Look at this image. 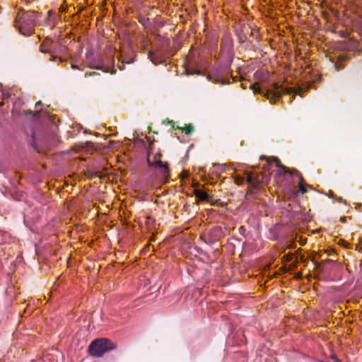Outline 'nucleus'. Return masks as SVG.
Returning <instances> with one entry per match:
<instances>
[{
    "label": "nucleus",
    "mask_w": 362,
    "mask_h": 362,
    "mask_svg": "<svg viewBox=\"0 0 362 362\" xmlns=\"http://www.w3.org/2000/svg\"><path fill=\"white\" fill-rule=\"evenodd\" d=\"M235 182H236V183H237L238 185H240V184H242V183H243V180L242 178H238V177H237V178L235 179Z\"/></svg>",
    "instance_id": "16"
},
{
    "label": "nucleus",
    "mask_w": 362,
    "mask_h": 362,
    "mask_svg": "<svg viewBox=\"0 0 362 362\" xmlns=\"http://www.w3.org/2000/svg\"><path fill=\"white\" fill-rule=\"evenodd\" d=\"M71 68H72V69H78L77 66H76V65H75V64H72V65H71Z\"/></svg>",
    "instance_id": "21"
},
{
    "label": "nucleus",
    "mask_w": 362,
    "mask_h": 362,
    "mask_svg": "<svg viewBox=\"0 0 362 362\" xmlns=\"http://www.w3.org/2000/svg\"><path fill=\"white\" fill-rule=\"evenodd\" d=\"M295 274V278H297V279H300L303 276V273H300V272H298V273H294Z\"/></svg>",
    "instance_id": "15"
},
{
    "label": "nucleus",
    "mask_w": 362,
    "mask_h": 362,
    "mask_svg": "<svg viewBox=\"0 0 362 362\" xmlns=\"http://www.w3.org/2000/svg\"><path fill=\"white\" fill-rule=\"evenodd\" d=\"M124 62H125V63H127V64H129V63H132V61H130V60H129V61H125Z\"/></svg>",
    "instance_id": "23"
},
{
    "label": "nucleus",
    "mask_w": 362,
    "mask_h": 362,
    "mask_svg": "<svg viewBox=\"0 0 362 362\" xmlns=\"http://www.w3.org/2000/svg\"><path fill=\"white\" fill-rule=\"evenodd\" d=\"M311 276H312L311 274H310V273H308V278L311 277Z\"/></svg>",
    "instance_id": "24"
},
{
    "label": "nucleus",
    "mask_w": 362,
    "mask_h": 362,
    "mask_svg": "<svg viewBox=\"0 0 362 362\" xmlns=\"http://www.w3.org/2000/svg\"><path fill=\"white\" fill-rule=\"evenodd\" d=\"M281 274V273H277V272L273 273V274L269 276V279H272L273 276H276L277 275H280Z\"/></svg>",
    "instance_id": "18"
},
{
    "label": "nucleus",
    "mask_w": 362,
    "mask_h": 362,
    "mask_svg": "<svg viewBox=\"0 0 362 362\" xmlns=\"http://www.w3.org/2000/svg\"><path fill=\"white\" fill-rule=\"evenodd\" d=\"M358 247H359V249H358V250H359V251H361V247H360V245H359V246H356V248H358Z\"/></svg>",
    "instance_id": "25"
},
{
    "label": "nucleus",
    "mask_w": 362,
    "mask_h": 362,
    "mask_svg": "<svg viewBox=\"0 0 362 362\" xmlns=\"http://www.w3.org/2000/svg\"><path fill=\"white\" fill-rule=\"evenodd\" d=\"M293 94V95L298 93V90H294L291 88H284L283 86L279 83H274L272 85L271 89L268 90L264 95L270 100L271 103L276 102L281 95L282 93Z\"/></svg>",
    "instance_id": "3"
},
{
    "label": "nucleus",
    "mask_w": 362,
    "mask_h": 362,
    "mask_svg": "<svg viewBox=\"0 0 362 362\" xmlns=\"http://www.w3.org/2000/svg\"><path fill=\"white\" fill-rule=\"evenodd\" d=\"M139 21L144 25V26H146L149 20L148 19H146V18H143V19H140Z\"/></svg>",
    "instance_id": "14"
},
{
    "label": "nucleus",
    "mask_w": 362,
    "mask_h": 362,
    "mask_svg": "<svg viewBox=\"0 0 362 362\" xmlns=\"http://www.w3.org/2000/svg\"><path fill=\"white\" fill-rule=\"evenodd\" d=\"M361 269H362V260H361Z\"/></svg>",
    "instance_id": "28"
},
{
    "label": "nucleus",
    "mask_w": 362,
    "mask_h": 362,
    "mask_svg": "<svg viewBox=\"0 0 362 362\" xmlns=\"http://www.w3.org/2000/svg\"><path fill=\"white\" fill-rule=\"evenodd\" d=\"M336 69H339V67H338V65H337V64H336Z\"/></svg>",
    "instance_id": "29"
},
{
    "label": "nucleus",
    "mask_w": 362,
    "mask_h": 362,
    "mask_svg": "<svg viewBox=\"0 0 362 362\" xmlns=\"http://www.w3.org/2000/svg\"><path fill=\"white\" fill-rule=\"evenodd\" d=\"M147 162L150 167L160 169L164 175L168 172V163L161 160V154L159 151L151 149L148 153Z\"/></svg>",
    "instance_id": "5"
},
{
    "label": "nucleus",
    "mask_w": 362,
    "mask_h": 362,
    "mask_svg": "<svg viewBox=\"0 0 362 362\" xmlns=\"http://www.w3.org/2000/svg\"><path fill=\"white\" fill-rule=\"evenodd\" d=\"M207 78L209 81H212L215 83H223V81L219 75L218 71H211L207 76Z\"/></svg>",
    "instance_id": "6"
},
{
    "label": "nucleus",
    "mask_w": 362,
    "mask_h": 362,
    "mask_svg": "<svg viewBox=\"0 0 362 362\" xmlns=\"http://www.w3.org/2000/svg\"><path fill=\"white\" fill-rule=\"evenodd\" d=\"M0 93L4 95V93H3V90H2V88H1V86H0Z\"/></svg>",
    "instance_id": "22"
},
{
    "label": "nucleus",
    "mask_w": 362,
    "mask_h": 362,
    "mask_svg": "<svg viewBox=\"0 0 362 362\" xmlns=\"http://www.w3.org/2000/svg\"><path fill=\"white\" fill-rule=\"evenodd\" d=\"M41 104H42V103L40 101H38L36 103L35 106L37 107L38 105H40Z\"/></svg>",
    "instance_id": "20"
},
{
    "label": "nucleus",
    "mask_w": 362,
    "mask_h": 362,
    "mask_svg": "<svg viewBox=\"0 0 362 362\" xmlns=\"http://www.w3.org/2000/svg\"><path fill=\"white\" fill-rule=\"evenodd\" d=\"M340 221H341V222H343V223H345V222H346V217H344H344H341V218H340Z\"/></svg>",
    "instance_id": "19"
},
{
    "label": "nucleus",
    "mask_w": 362,
    "mask_h": 362,
    "mask_svg": "<svg viewBox=\"0 0 362 362\" xmlns=\"http://www.w3.org/2000/svg\"><path fill=\"white\" fill-rule=\"evenodd\" d=\"M40 51L43 53H46V52H48V49H47L45 48V42H44L41 45H40Z\"/></svg>",
    "instance_id": "12"
},
{
    "label": "nucleus",
    "mask_w": 362,
    "mask_h": 362,
    "mask_svg": "<svg viewBox=\"0 0 362 362\" xmlns=\"http://www.w3.org/2000/svg\"><path fill=\"white\" fill-rule=\"evenodd\" d=\"M252 89H254V91H255V93H261L260 88H259V87L257 86V84H254V85H252Z\"/></svg>",
    "instance_id": "13"
},
{
    "label": "nucleus",
    "mask_w": 362,
    "mask_h": 362,
    "mask_svg": "<svg viewBox=\"0 0 362 362\" xmlns=\"http://www.w3.org/2000/svg\"><path fill=\"white\" fill-rule=\"evenodd\" d=\"M261 159H267L268 163L271 162H275L276 165L279 168L280 170H282L284 171L285 173H291L292 176H296L299 178V189L302 194H304L307 192L306 187H310L308 185H305L303 183V179L300 175V173L295 169H293L291 170L287 169L284 165H281L280 163V160L277 158H266L265 156H261Z\"/></svg>",
    "instance_id": "4"
},
{
    "label": "nucleus",
    "mask_w": 362,
    "mask_h": 362,
    "mask_svg": "<svg viewBox=\"0 0 362 362\" xmlns=\"http://www.w3.org/2000/svg\"><path fill=\"white\" fill-rule=\"evenodd\" d=\"M319 273L313 272L314 276L315 277V274H318Z\"/></svg>",
    "instance_id": "26"
},
{
    "label": "nucleus",
    "mask_w": 362,
    "mask_h": 362,
    "mask_svg": "<svg viewBox=\"0 0 362 362\" xmlns=\"http://www.w3.org/2000/svg\"><path fill=\"white\" fill-rule=\"evenodd\" d=\"M114 349L115 346L113 344L105 338L95 339L89 346L90 354L97 357H100L105 352Z\"/></svg>",
    "instance_id": "2"
},
{
    "label": "nucleus",
    "mask_w": 362,
    "mask_h": 362,
    "mask_svg": "<svg viewBox=\"0 0 362 362\" xmlns=\"http://www.w3.org/2000/svg\"><path fill=\"white\" fill-rule=\"evenodd\" d=\"M35 19L34 11H24L20 8L15 18V26L22 35L30 36L34 32Z\"/></svg>",
    "instance_id": "1"
},
{
    "label": "nucleus",
    "mask_w": 362,
    "mask_h": 362,
    "mask_svg": "<svg viewBox=\"0 0 362 362\" xmlns=\"http://www.w3.org/2000/svg\"><path fill=\"white\" fill-rule=\"evenodd\" d=\"M148 59L155 65H157V64H160L161 62V60L157 59L153 52H149V53H148Z\"/></svg>",
    "instance_id": "9"
},
{
    "label": "nucleus",
    "mask_w": 362,
    "mask_h": 362,
    "mask_svg": "<svg viewBox=\"0 0 362 362\" xmlns=\"http://www.w3.org/2000/svg\"><path fill=\"white\" fill-rule=\"evenodd\" d=\"M175 129H181L183 132H185L186 134H190L194 131V127L192 124H186L184 127H175Z\"/></svg>",
    "instance_id": "8"
},
{
    "label": "nucleus",
    "mask_w": 362,
    "mask_h": 362,
    "mask_svg": "<svg viewBox=\"0 0 362 362\" xmlns=\"http://www.w3.org/2000/svg\"><path fill=\"white\" fill-rule=\"evenodd\" d=\"M194 195L200 200V201H206L209 198V194L200 189H194Z\"/></svg>",
    "instance_id": "7"
},
{
    "label": "nucleus",
    "mask_w": 362,
    "mask_h": 362,
    "mask_svg": "<svg viewBox=\"0 0 362 362\" xmlns=\"http://www.w3.org/2000/svg\"><path fill=\"white\" fill-rule=\"evenodd\" d=\"M339 201L341 202V201H342V198H341V197H340V198L339 199Z\"/></svg>",
    "instance_id": "27"
},
{
    "label": "nucleus",
    "mask_w": 362,
    "mask_h": 362,
    "mask_svg": "<svg viewBox=\"0 0 362 362\" xmlns=\"http://www.w3.org/2000/svg\"><path fill=\"white\" fill-rule=\"evenodd\" d=\"M98 74L96 72H90V73H86L85 74V77H87L88 76H95V75H97Z\"/></svg>",
    "instance_id": "17"
},
{
    "label": "nucleus",
    "mask_w": 362,
    "mask_h": 362,
    "mask_svg": "<svg viewBox=\"0 0 362 362\" xmlns=\"http://www.w3.org/2000/svg\"><path fill=\"white\" fill-rule=\"evenodd\" d=\"M146 224L147 227L148 228V229H151L153 226L154 219L149 216L146 217Z\"/></svg>",
    "instance_id": "11"
},
{
    "label": "nucleus",
    "mask_w": 362,
    "mask_h": 362,
    "mask_svg": "<svg viewBox=\"0 0 362 362\" xmlns=\"http://www.w3.org/2000/svg\"><path fill=\"white\" fill-rule=\"evenodd\" d=\"M247 181L252 185H256L258 183L257 179L251 173L247 175Z\"/></svg>",
    "instance_id": "10"
}]
</instances>
